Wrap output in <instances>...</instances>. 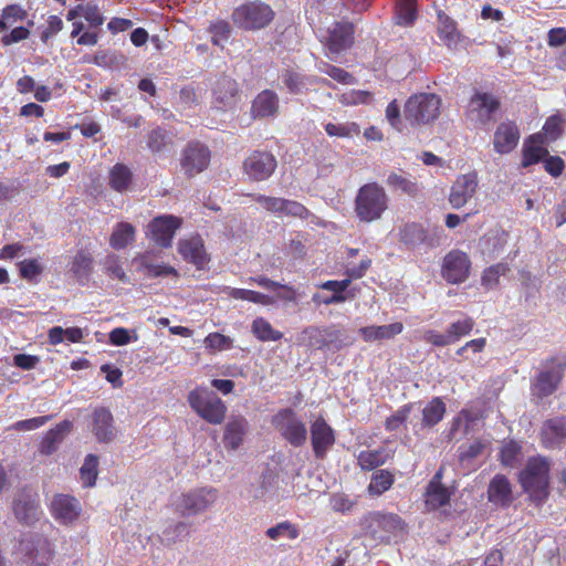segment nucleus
<instances>
[{
	"mask_svg": "<svg viewBox=\"0 0 566 566\" xmlns=\"http://www.w3.org/2000/svg\"><path fill=\"white\" fill-rule=\"evenodd\" d=\"M549 468L551 464L546 458L534 457L528 459L520 473V482L534 502L541 503L548 495Z\"/></svg>",
	"mask_w": 566,
	"mask_h": 566,
	"instance_id": "1",
	"label": "nucleus"
},
{
	"mask_svg": "<svg viewBox=\"0 0 566 566\" xmlns=\"http://www.w3.org/2000/svg\"><path fill=\"white\" fill-rule=\"evenodd\" d=\"M388 208V197L382 187L376 182L359 188L355 199V212L363 222H373L381 218Z\"/></svg>",
	"mask_w": 566,
	"mask_h": 566,
	"instance_id": "2",
	"label": "nucleus"
},
{
	"mask_svg": "<svg viewBox=\"0 0 566 566\" xmlns=\"http://www.w3.org/2000/svg\"><path fill=\"white\" fill-rule=\"evenodd\" d=\"M275 12L261 0L247 1L233 9V24L244 31H258L266 28L274 19Z\"/></svg>",
	"mask_w": 566,
	"mask_h": 566,
	"instance_id": "3",
	"label": "nucleus"
},
{
	"mask_svg": "<svg viewBox=\"0 0 566 566\" xmlns=\"http://www.w3.org/2000/svg\"><path fill=\"white\" fill-rule=\"evenodd\" d=\"M188 402L197 415L209 423L220 424L226 418L224 402L208 388L199 387L190 391Z\"/></svg>",
	"mask_w": 566,
	"mask_h": 566,
	"instance_id": "4",
	"label": "nucleus"
},
{
	"mask_svg": "<svg viewBox=\"0 0 566 566\" xmlns=\"http://www.w3.org/2000/svg\"><path fill=\"white\" fill-rule=\"evenodd\" d=\"M441 99L432 93L412 95L405 104L403 115L411 125H427L440 114Z\"/></svg>",
	"mask_w": 566,
	"mask_h": 566,
	"instance_id": "5",
	"label": "nucleus"
},
{
	"mask_svg": "<svg viewBox=\"0 0 566 566\" xmlns=\"http://www.w3.org/2000/svg\"><path fill=\"white\" fill-rule=\"evenodd\" d=\"M275 429L293 447H301L307 440V429L302 418L291 408L282 409L272 420Z\"/></svg>",
	"mask_w": 566,
	"mask_h": 566,
	"instance_id": "6",
	"label": "nucleus"
},
{
	"mask_svg": "<svg viewBox=\"0 0 566 566\" xmlns=\"http://www.w3.org/2000/svg\"><path fill=\"white\" fill-rule=\"evenodd\" d=\"M500 102L489 93H475L467 107V120L475 128H484L495 120Z\"/></svg>",
	"mask_w": 566,
	"mask_h": 566,
	"instance_id": "7",
	"label": "nucleus"
},
{
	"mask_svg": "<svg viewBox=\"0 0 566 566\" xmlns=\"http://www.w3.org/2000/svg\"><path fill=\"white\" fill-rule=\"evenodd\" d=\"M366 535L377 543L389 541L390 535L402 530V521L396 514H382L374 512L365 518Z\"/></svg>",
	"mask_w": 566,
	"mask_h": 566,
	"instance_id": "8",
	"label": "nucleus"
},
{
	"mask_svg": "<svg viewBox=\"0 0 566 566\" xmlns=\"http://www.w3.org/2000/svg\"><path fill=\"white\" fill-rule=\"evenodd\" d=\"M218 497L213 488H201L184 493L177 502V509L184 516L197 515L211 506Z\"/></svg>",
	"mask_w": 566,
	"mask_h": 566,
	"instance_id": "9",
	"label": "nucleus"
},
{
	"mask_svg": "<svg viewBox=\"0 0 566 566\" xmlns=\"http://www.w3.org/2000/svg\"><path fill=\"white\" fill-rule=\"evenodd\" d=\"M212 106L219 111H229L235 107L241 98L238 82L228 76L221 75L211 87Z\"/></svg>",
	"mask_w": 566,
	"mask_h": 566,
	"instance_id": "10",
	"label": "nucleus"
},
{
	"mask_svg": "<svg viewBox=\"0 0 566 566\" xmlns=\"http://www.w3.org/2000/svg\"><path fill=\"white\" fill-rule=\"evenodd\" d=\"M471 261L468 254L452 250L443 258L441 275L448 283L460 284L469 277Z\"/></svg>",
	"mask_w": 566,
	"mask_h": 566,
	"instance_id": "11",
	"label": "nucleus"
},
{
	"mask_svg": "<svg viewBox=\"0 0 566 566\" xmlns=\"http://www.w3.org/2000/svg\"><path fill=\"white\" fill-rule=\"evenodd\" d=\"M210 163L209 148L198 142L189 143L182 151L180 166L185 175L193 177L202 172Z\"/></svg>",
	"mask_w": 566,
	"mask_h": 566,
	"instance_id": "12",
	"label": "nucleus"
},
{
	"mask_svg": "<svg viewBox=\"0 0 566 566\" xmlns=\"http://www.w3.org/2000/svg\"><path fill=\"white\" fill-rule=\"evenodd\" d=\"M12 510L18 522L27 526H32L42 515L38 495L31 492L19 493L13 500Z\"/></svg>",
	"mask_w": 566,
	"mask_h": 566,
	"instance_id": "13",
	"label": "nucleus"
},
{
	"mask_svg": "<svg viewBox=\"0 0 566 566\" xmlns=\"http://www.w3.org/2000/svg\"><path fill=\"white\" fill-rule=\"evenodd\" d=\"M276 168L275 157L268 151H253L243 163L244 172L251 180H266Z\"/></svg>",
	"mask_w": 566,
	"mask_h": 566,
	"instance_id": "14",
	"label": "nucleus"
},
{
	"mask_svg": "<svg viewBox=\"0 0 566 566\" xmlns=\"http://www.w3.org/2000/svg\"><path fill=\"white\" fill-rule=\"evenodd\" d=\"M181 220L174 216H160L147 226V235L158 245L168 248L171 245Z\"/></svg>",
	"mask_w": 566,
	"mask_h": 566,
	"instance_id": "15",
	"label": "nucleus"
},
{
	"mask_svg": "<svg viewBox=\"0 0 566 566\" xmlns=\"http://www.w3.org/2000/svg\"><path fill=\"white\" fill-rule=\"evenodd\" d=\"M479 179L475 172L460 175L451 186L449 203L453 209H460L467 205L476 193Z\"/></svg>",
	"mask_w": 566,
	"mask_h": 566,
	"instance_id": "16",
	"label": "nucleus"
},
{
	"mask_svg": "<svg viewBox=\"0 0 566 566\" xmlns=\"http://www.w3.org/2000/svg\"><path fill=\"white\" fill-rule=\"evenodd\" d=\"M354 42V25L349 22H336L327 30L324 44L329 53L339 54L349 49Z\"/></svg>",
	"mask_w": 566,
	"mask_h": 566,
	"instance_id": "17",
	"label": "nucleus"
},
{
	"mask_svg": "<svg viewBox=\"0 0 566 566\" xmlns=\"http://www.w3.org/2000/svg\"><path fill=\"white\" fill-rule=\"evenodd\" d=\"M541 443L546 449H559L566 442V416L545 420L539 430Z\"/></svg>",
	"mask_w": 566,
	"mask_h": 566,
	"instance_id": "18",
	"label": "nucleus"
},
{
	"mask_svg": "<svg viewBox=\"0 0 566 566\" xmlns=\"http://www.w3.org/2000/svg\"><path fill=\"white\" fill-rule=\"evenodd\" d=\"M51 512L57 522L71 525L80 517L82 507L78 500L74 496L56 494L51 502Z\"/></svg>",
	"mask_w": 566,
	"mask_h": 566,
	"instance_id": "19",
	"label": "nucleus"
},
{
	"mask_svg": "<svg viewBox=\"0 0 566 566\" xmlns=\"http://www.w3.org/2000/svg\"><path fill=\"white\" fill-rule=\"evenodd\" d=\"M544 159L545 170L553 177L562 175L565 164L558 156H549L548 150L542 146H531L525 148L522 166L528 167Z\"/></svg>",
	"mask_w": 566,
	"mask_h": 566,
	"instance_id": "20",
	"label": "nucleus"
},
{
	"mask_svg": "<svg viewBox=\"0 0 566 566\" xmlns=\"http://www.w3.org/2000/svg\"><path fill=\"white\" fill-rule=\"evenodd\" d=\"M562 378L563 369L557 366L542 370L532 384V395L539 399L551 396L557 389Z\"/></svg>",
	"mask_w": 566,
	"mask_h": 566,
	"instance_id": "21",
	"label": "nucleus"
},
{
	"mask_svg": "<svg viewBox=\"0 0 566 566\" xmlns=\"http://www.w3.org/2000/svg\"><path fill=\"white\" fill-rule=\"evenodd\" d=\"M311 440L317 459H323L327 450L334 444V431L323 418H318L312 423Z\"/></svg>",
	"mask_w": 566,
	"mask_h": 566,
	"instance_id": "22",
	"label": "nucleus"
},
{
	"mask_svg": "<svg viewBox=\"0 0 566 566\" xmlns=\"http://www.w3.org/2000/svg\"><path fill=\"white\" fill-rule=\"evenodd\" d=\"M178 252L184 260L195 264L198 269H202L209 261L203 241L199 235L179 240Z\"/></svg>",
	"mask_w": 566,
	"mask_h": 566,
	"instance_id": "23",
	"label": "nucleus"
},
{
	"mask_svg": "<svg viewBox=\"0 0 566 566\" xmlns=\"http://www.w3.org/2000/svg\"><path fill=\"white\" fill-rule=\"evenodd\" d=\"M92 431L98 442H111L115 438L114 418L108 409L99 407L94 410Z\"/></svg>",
	"mask_w": 566,
	"mask_h": 566,
	"instance_id": "24",
	"label": "nucleus"
},
{
	"mask_svg": "<svg viewBox=\"0 0 566 566\" xmlns=\"http://www.w3.org/2000/svg\"><path fill=\"white\" fill-rule=\"evenodd\" d=\"M518 139L520 132L513 122L501 123L494 133V149L499 154H507L516 147Z\"/></svg>",
	"mask_w": 566,
	"mask_h": 566,
	"instance_id": "25",
	"label": "nucleus"
},
{
	"mask_svg": "<svg viewBox=\"0 0 566 566\" xmlns=\"http://www.w3.org/2000/svg\"><path fill=\"white\" fill-rule=\"evenodd\" d=\"M20 551L30 557L40 558L42 562L52 555L50 542L39 533H30L22 538Z\"/></svg>",
	"mask_w": 566,
	"mask_h": 566,
	"instance_id": "26",
	"label": "nucleus"
},
{
	"mask_svg": "<svg viewBox=\"0 0 566 566\" xmlns=\"http://www.w3.org/2000/svg\"><path fill=\"white\" fill-rule=\"evenodd\" d=\"M279 111V97L270 90H264L256 95L252 103V115L254 118H266L275 116Z\"/></svg>",
	"mask_w": 566,
	"mask_h": 566,
	"instance_id": "27",
	"label": "nucleus"
},
{
	"mask_svg": "<svg viewBox=\"0 0 566 566\" xmlns=\"http://www.w3.org/2000/svg\"><path fill=\"white\" fill-rule=\"evenodd\" d=\"M248 421L242 416L231 417L224 429V444L232 450L238 449L248 432Z\"/></svg>",
	"mask_w": 566,
	"mask_h": 566,
	"instance_id": "28",
	"label": "nucleus"
},
{
	"mask_svg": "<svg viewBox=\"0 0 566 566\" xmlns=\"http://www.w3.org/2000/svg\"><path fill=\"white\" fill-rule=\"evenodd\" d=\"M403 329L401 323H392L388 325H371L359 328V334L365 342L385 340L391 339L396 335H399Z\"/></svg>",
	"mask_w": 566,
	"mask_h": 566,
	"instance_id": "29",
	"label": "nucleus"
},
{
	"mask_svg": "<svg viewBox=\"0 0 566 566\" xmlns=\"http://www.w3.org/2000/svg\"><path fill=\"white\" fill-rule=\"evenodd\" d=\"M489 500L501 505L512 502V490L509 480L501 474L495 475L489 485Z\"/></svg>",
	"mask_w": 566,
	"mask_h": 566,
	"instance_id": "30",
	"label": "nucleus"
},
{
	"mask_svg": "<svg viewBox=\"0 0 566 566\" xmlns=\"http://www.w3.org/2000/svg\"><path fill=\"white\" fill-rule=\"evenodd\" d=\"M509 241V232L501 228L491 229L482 239L481 245L483 252L491 255H499L502 253Z\"/></svg>",
	"mask_w": 566,
	"mask_h": 566,
	"instance_id": "31",
	"label": "nucleus"
},
{
	"mask_svg": "<svg viewBox=\"0 0 566 566\" xmlns=\"http://www.w3.org/2000/svg\"><path fill=\"white\" fill-rule=\"evenodd\" d=\"M71 429L72 422L67 420L62 421L54 429H51L41 442V453L46 455L52 454L56 450L59 443H61L65 436L70 433Z\"/></svg>",
	"mask_w": 566,
	"mask_h": 566,
	"instance_id": "32",
	"label": "nucleus"
},
{
	"mask_svg": "<svg viewBox=\"0 0 566 566\" xmlns=\"http://www.w3.org/2000/svg\"><path fill=\"white\" fill-rule=\"evenodd\" d=\"M400 240L409 248H416L422 243L433 247V242L428 238L427 230L419 223L405 224L400 229Z\"/></svg>",
	"mask_w": 566,
	"mask_h": 566,
	"instance_id": "33",
	"label": "nucleus"
},
{
	"mask_svg": "<svg viewBox=\"0 0 566 566\" xmlns=\"http://www.w3.org/2000/svg\"><path fill=\"white\" fill-rule=\"evenodd\" d=\"M446 413V405L441 398H433L422 409L420 429L432 428L439 423Z\"/></svg>",
	"mask_w": 566,
	"mask_h": 566,
	"instance_id": "34",
	"label": "nucleus"
},
{
	"mask_svg": "<svg viewBox=\"0 0 566 566\" xmlns=\"http://www.w3.org/2000/svg\"><path fill=\"white\" fill-rule=\"evenodd\" d=\"M137 264V270L143 272L148 277L176 275L177 272L172 266L151 263L148 254H142L134 259Z\"/></svg>",
	"mask_w": 566,
	"mask_h": 566,
	"instance_id": "35",
	"label": "nucleus"
},
{
	"mask_svg": "<svg viewBox=\"0 0 566 566\" xmlns=\"http://www.w3.org/2000/svg\"><path fill=\"white\" fill-rule=\"evenodd\" d=\"M325 337L327 340V348L334 352L350 346L355 342V338L352 337L346 329L339 328L335 325L325 327Z\"/></svg>",
	"mask_w": 566,
	"mask_h": 566,
	"instance_id": "36",
	"label": "nucleus"
},
{
	"mask_svg": "<svg viewBox=\"0 0 566 566\" xmlns=\"http://www.w3.org/2000/svg\"><path fill=\"white\" fill-rule=\"evenodd\" d=\"M479 419L480 416L478 412L465 409L461 410L452 421L449 438L454 439L458 431H461L463 434H468Z\"/></svg>",
	"mask_w": 566,
	"mask_h": 566,
	"instance_id": "37",
	"label": "nucleus"
},
{
	"mask_svg": "<svg viewBox=\"0 0 566 566\" xmlns=\"http://www.w3.org/2000/svg\"><path fill=\"white\" fill-rule=\"evenodd\" d=\"M135 238V228L128 222H119L113 230L109 244L115 250L126 248Z\"/></svg>",
	"mask_w": 566,
	"mask_h": 566,
	"instance_id": "38",
	"label": "nucleus"
},
{
	"mask_svg": "<svg viewBox=\"0 0 566 566\" xmlns=\"http://www.w3.org/2000/svg\"><path fill=\"white\" fill-rule=\"evenodd\" d=\"M71 271L77 281L81 283L86 282L93 271V259L90 253L84 251L77 252L73 258Z\"/></svg>",
	"mask_w": 566,
	"mask_h": 566,
	"instance_id": "39",
	"label": "nucleus"
},
{
	"mask_svg": "<svg viewBox=\"0 0 566 566\" xmlns=\"http://www.w3.org/2000/svg\"><path fill=\"white\" fill-rule=\"evenodd\" d=\"M438 34L439 39L448 48H454L460 41V34L457 31L455 22L448 17L439 18Z\"/></svg>",
	"mask_w": 566,
	"mask_h": 566,
	"instance_id": "40",
	"label": "nucleus"
},
{
	"mask_svg": "<svg viewBox=\"0 0 566 566\" xmlns=\"http://www.w3.org/2000/svg\"><path fill=\"white\" fill-rule=\"evenodd\" d=\"M252 333L261 342H276L283 337L280 331H276L264 318L258 317L252 323Z\"/></svg>",
	"mask_w": 566,
	"mask_h": 566,
	"instance_id": "41",
	"label": "nucleus"
},
{
	"mask_svg": "<svg viewBox=\"0 0 566 566\" xmlns=\"http://www.w3.org/2000/svg\"><path fill=\"white\" fill-rule=\"evenodd\" d=\"M417 18L416 0H397L395 19L402 27L410 25Z\"/></svg>",
	"mask_w": 566,
	"mask_h": 566,
	"instance_id": "42",
	"label": "nucleus"
},
{
	"mask_svg": "<svg viewBox=\"0 0 566 566\" xmlns=\"http://www.w3.org/2000/svg\"><path fill=\"white\" fill-rule=\"evenodd\" d=\"M389 453L385 449L361 451L358 455V463L364 470H373L382 465Z\"/></svg>",
	"mask_w": 566,
	"mask_h": 566,
	"instance_id": "43",
	"label": "nucleus"
},
{
	"mask_svg": "<svg viewBox=\"0 0 566 566\" xmlns=\"http://www.w3.org/2000/svg\"><path fill=\"white\" fill-rule=\"evenodd\" d=\"M450 493L447 488L437 482H430L427 489V504L432 509H438L449 502Z\"/></svg>",
	"mask_w": 566,
	"mask_h": 566,
	"instance_id": "44",
	"label": "nucleus"
},
{
	"mask_svg": "<svg viewBox=\"0 0 566 566\" xmlns=\"http://www.w3.org/2000/svg\"><path fill=\"white\" fill-rule=\"evenodd\" d=\"M104 272L113 279H117L123 283H130L129 277L126 275L118 255L108 254L102 262Z\"/></svg>",
	"mask_w": 566,
	"mask_h": 566,
	"instance_id": "45",
	"label": "nucleus"
},
{
	"mask_svg": "<svg viewBox=\"0 0 566 566\" xmlns=\"http://www.w3.org/2000/svg\"><path fill=\"white\" fill-rule=\"evenodd\" d=\"M394 483V476L389 471L379 470L376 471L368 485L370 494L380 495L391 488Z\"/></svg>",
	"mask_w": 566,
	"mask_h": 566,
	"instance_id": "46",
	"label": "nucleus"
},
{
	"mask_svg": "<svg viewBox=\"0 0 566 566\" xmlns=\"http://www.w3.org/2000/svg\"><path fill=\"white\" fill-rule=\"evenodd\" d=\"M132 180V172L130 170L122 165L117 164L113 167L109 176V184L113 189L116 191H125Z\"/></svg>",
	"mask_w": 566,
	"mask_h": 566,
	"instance_id": "47",
	"label": "nucleus"
},
{
	"mask_svg": "<svg viewBox=\"0 0 566 566\" xmlns=\"http://www.w3.org/2000/svg\"><path fill=\"white\" fill-rule=\"evenodd\" d=\"M474 327V321L471 317H463L449 325L447 328L448 338L451 344L457 343L461 337L469 335Z\"/></svg>",
	"mask_w": 566,
	"mask_h": 566,
	"instance_id": "48",
	"label": "nucleus"
},
{
	"mask_svg": "<svg viewBox=\"0 0 566 566\" xmlns=\"http://www.w3.org/2000/svg\"><path fill=\"white\" fill-rule=\"evenodd\" d=\"M302 342L314 349L327 348L325 328H318L314 326L305 328L302 333Z\"/></svg>",
	"mask_w": 566,
	"mask_h": 566,
	"instance_id": "49",
	"label": "nucleus"
},
{
	"mask_svg": "<svg viewBox=\"0 0 566 566\" xmlns=\"http://www.w3.org/2000/svg\"><path fill=\"white\" fill-rule=\"evenodd\" d=\"M229 295L235 300H244L262 305H270L274 303L272 297L251 290L231 289Z\"/></svg>",
	"mask_w": 566,
	"mask_h": 566,
	"instance_id": "50",
	"label": "nucleus"
},
{
	"mask_svg": "<svg viewBox=\"0 0 566 566\" xmlns=\"http://www.w3.org/2000/svg\"><path fill=\"white\" fill-rule=\"evenodd\" d=\"M311 212L302 203L295 200L282 199V206L279 212V218L293 217L300 219H307Z\"/></svg>",
	"mask_w": 566,
	"mask_h": 566,
	"instance_id": "51",
	"label": "nucleus"
},
{
	"mask_svg": "<svg viewBox=\"0 0 566 566\" xmlns=\"http://www.w3.org/2000/svg\"><path fill=\"white\" fill-rule=\"evenodd\" d=\"M98 459L94 454H88L80 470L81 479L85 486H93L97 478Z\"/></svg>",
	"mask_w": 566,
	"mask_h": 566,
	"instance_id": "52",
	"label": "nucleus"
},
{
	"mask_svg": "<svg viewBox=\"0 0 566 566\" xmlns=\"http://www.w3.org/2000/svg\"><path fill=\"white\" fill-rule=\"evenodd\" d=\"M325 132L331 137H352L359 134V127L355 123H328L325 125Z\"/></svg>",
	"mask_w": 566,
	"mask_h": 566,
	"instance_id": "53",
	"label": "nucleus"
},
{
	"mask_svg": "<svg viewBox=\"0 0 566 566\" xmlns=\"http://www.w3.org/2000/svg\"><path fill=\"white\" fill-rule=\"evenodd\" d=\"M510 271V268L505 263H497L484 270L482 274V284L488 289H493L497 285L499 279L505 275Z\"/></svg>",
	"mask_w": 566,
	"mask_h": 566,
	"instance_id": "54",
	"label": "nucleus"
},
{
	"mask_svg": "<svg viewBox=\"0 0 566 566\" xmlns=\"http://www.w3.org/2000/svg\"><path fill=\"white\" fill-rule=\"evenodd\" d=\"M266 536L273 541H277L283 537L295 539L298 536V531L292 523L285 521L268 528Z\"/></svg>",
	"mask_w": 566,
	"mask_h": 566,
	"instance_id": "55",
	"label": "nucleus"
},
{
	"mask_svg": "<svg viewBox=\"0 0 566 566\" xmlns=\"http://www.w3.org/2000/svg\"><path fill=\"white\" fill-rule=\"evenodd\" d=\"M521 446L515 441L505 443L500 452L501 462L506 467H515L520 461Z\"/></svg>",
	"mask_w": 566,
	"mask_h": 566,
	"instance_id": "56",
	"label": "nucleus"
},
{
	"mask_svg": "<svg viewBox=\"0 0 566 566\" xmlns=\"http://www.w3.org/2000/svg\"><path fill=\"white\" fill-rule=\"evenodd\" d=\"M387 185L394 189H399L410 196L416 195L418 190L415 182L397 172L389 174L387 178Z\"/></svg>",
	"mask_w": 566,
	"mask_h": 566,
	"instance_id": "57",
	"label": "nucleus"
},
{
	"mask_svg": "<svg viewBox=\"0 0 566 566\" xmlns=\"http://www.w3.org/2000/svg\"><path fill=\"white\" fill-rule=\"evenodd\" d=\"M212 34V43L222 46V43L227 41L231 34V25L224 20H219L212 23L209 28Z\"/></svg>",
	"mask_w": 566,
	"mask_h": 566,
	"instance_id": "58",
	"label": "nucleus"
},
{
	"mask_svg": "<svg viewBox=\"0 0 566 566\" xmlns=\"http://www.w3.org/2000/svg\"><path fill=\"white\" fill-rule=\"evenodd\" d=\"M563 118L559 115L549 116L543 127L545 137L549 142H555L563 135Z\"/></svg>",
	"mask_w": 566,
	"mask_h": 566,
	"instance_id": "59",
	"label": "nucleus"
},
{
	"mask_svg": "<svg viewBox=\"0 0 566 566\" xmlns=\"http://www.w3.org/2000/svg\"><path fill=\"white\" fill-rule=\"evenodd\" d=\"M187 531V524L184 522H177L169 524L160 536L161 543L170 545L176 542L177 538L181 537Z\"/></svg>",
	"mask_w": 566,
	"mask_h": 566,
	"instance_id": "60",
	"label": "nucleus"
},
{
	"mask_svg": "<svg viewBox=\"0 0 566 566\" xmlns=\"http://www.w3.org/2000/svg\"><path fill=\"white\" fill-rule=\"evenodd\" d=\"M486 443L481 440H475L470 444H463L459 448V460L461 462L472 460L482 454Z\"/></svg>",
	"mask_w": 566,
	"mask_h": 566,
	"instance_id": "61",
	"label": "nucleus"
},
{
	"mask_svg": "<svg viewBox=\"0 0 566 566\" xmlns=\"http://www.w3.org/2000/svg\"><path fill=\"white\" fill-rule=\"evenodd\" d=\"M254 201L261 205V207L270 213L279 216L282 199L281 197H271L265 195H249Z\"/></svg>",
	"mask_w": 566,
	"mask_h": 566,
	"instance_id": "62",
	"label": "nucleus"
},
{
	"mask_svg": "<svg viewBox=\"0 0 566 566\" xmlns=\"http://www.w3.org/2000/svg\"><path fill=\"white\" fill-rule=\"evenodd\" d=\"M78 9L92 28H97L104 23V17L96 4L88 2L85 7H78Z\"/></svg>",
	"mask_w": 566,
	"mask_h": 566,
	"instance_id": "63",
	"label": "nucleus"
},
{
	"mask_svg": "<svg viewBox=\"0 0 566 566\" xmlns=\"http://www.w3.org/2000/svg\"><path fill=\"white\" fill-rule=\"evenodd\" d=\"M411 405H406L397 410L386 420V429L389 431L397 430L409 417Z\"/></svg>",
	"mask_w": 566,
	"mask_h": 566,
	"instance_id": "64",
	"label": "nucleus"
}]
</instances>
